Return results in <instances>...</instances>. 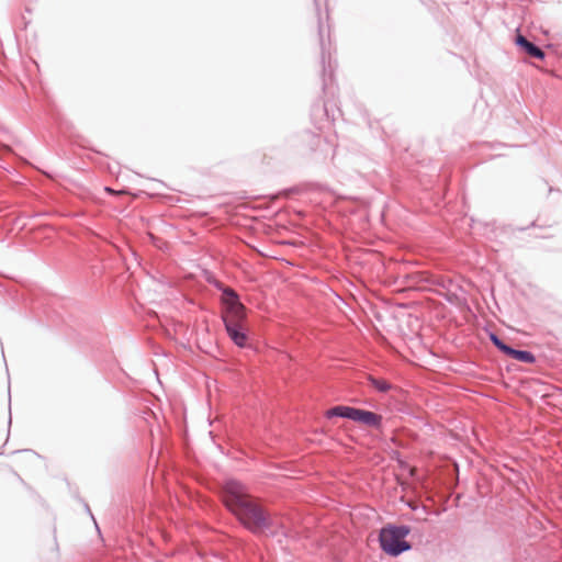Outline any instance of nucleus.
Masks as SVG:
<instances>
[{
	"mask_svg": "<svg viewBox=\"0 0 562 562\" xmlns=\"http://www.w3.org/2000/svg\"><path fill=\"white\" fill-rule=\"evenodd\" d=\"M223 499L227 508L250 531L260 532L271 526L269 515L246 491V487L234 480L223 486Z\"/></svg>",
	"mask_w": 562,
	"mask_h": 562,
	"instance_id": "f257e3e1",
	"label": "nucleus"
},
{
	"mask_svg": "<svg viewBox=\"0 0 562 562\" xmlns=\"http://www.w3.org/2000/svg\"><path fill=\"white\" fill-rule=\"evenodd\" d=\"M409 533L407 527H385L380 532V544L384 552L391 555H398L408 550L411 546L405 541Z\"/></svg>",
	"mask_w": 562,
	"mask_h": 562,
	"instance_id": "f03ea898",
	"label": "nucleus"
},
{
	"mask_svg": "<svg viewBox=\"0 0 562 562\" xmlns=\"http://www.w3.org/2000/svg\"><path fill=\"white\" fill-rule=\"evenodd\" d=\"M246 318V307L244 304H233L232 307L227 308L225 311L224 315V323L225 325H231L233 323L236 324H243Z\"/></svg>",
	"mask_w": 562,
	"mask_h": 562,
	"instance_id": "7ed1b4c3",
	"label": "nucleus"
},
{
	"mask_svg": "<svg viewBox=\"0 0 562 562\" xmlns=\"http://www.w3.org/2000/svg\"><path fill=\"white\" fill-rule=\"evenodd\" d=\"M226 330L231 339L239 347H245L247 344V335L245 333L244 324L225 325Z\"/></svg>",
	"mask_w": 562,
	"mask_h": 562,
	"instance_id": "20e7f679",
	"label": "nucleus"
},
{
	"mask_svg": "<svg viewBox=\"0 0 562 562\" xmlns=\"http://www.w3.org/2000/svg\"><path fill=\"white\" fill-rule=\"evenodd\" d=\"M381 419L382 417L375 413L357 408L353 420L363 425L379 427Z\"/></svg>",
	"mask_w": 562,
	"mask_h": 562,
	"instance_id": "39448f33",
	"label": "nucleus"
},
{
	"mask_svg": "<svg viewBox=\"0 0 562 562\" xmlns=\"http://www.w3.org/2000/svg\"><path fill=\"white\" fill-rule=\"evenodd\" d=\"M516 43L520 47H522L530 56H532L535 58H539V59H542L544 57V53L539 47H537L536 45L530 43L522 35L517 36Z\"/></svg>",
	"mask_w": 562,
	"mask_h": 562,
	"instance_id": "423d86ee",
	"label": "nucleus"
},
{
	"mask_svg": "<svg viewBox=\"0 0 562 562\" xmlns=\"http://www.w3.org/2000/svg\"><path fill=\"white\" fill-rule=\"evenodd\" d=\"M356 409L357 408L349 407V406H335L326 412V416L327 417L339 416V417H345V418H349V419L353 420Z\"/></svg>",
	"mask_w": 562,
	"mask_h": 562,
	"instance_id": "0eeeda50",
	"label": "nucleus"
},
{
	"mask_svg": "<svg viewBox=\"0 0 562 562\" xmlns=\"http://www.w3.org/2000/svg\"><path fill=\"white\" fill-rule=\"evenodd\" d=\"M507 356L512 357L513 359H516L521 362L531 363L535 361V357L531 352L525 351V350H516L513 348H509Z\"/></svg>",
	"mask_w": 562,
	"mask_h": 562,
	"instance_id": "6e6552de",
	"label": "nucleus"
},
{
	"mask_svg": "<svg viewBox=\"0 0 562 562\" xmlns=\"http://www.w3.org/2000/svg\"><path fill=\"white\" fill-rule=\"evenodd\" d=\"M223 303L225 304V308H229L233 304H239V299L236 292L233 289L226 288L223 291Z\"/></svg>",
	"mask_w": 562,
	"mask_h": 562,
	"instance_id": "1a4fd4ad",
	"label": "nucleus"
},
{
	"mask_svg": "<svg viewBox=\"0 0 562 562\" xmlns=\"http://www.w3.org/2000/svg\"><path fill=\"white\" fill-rule=\"evenodd\" d=\"M369 382L373 387H375L380 392H387L392 387L386 380L378 379L374 376H369Z\"/></svg>",
	"mask_w": 562,
	"mask_h": 562,
	"instance_id": "9d476101",
	"label": "nucleus"
},
{
	"mask_svg": "<svg viewBox=\"0 0 562 562\" xmlns=\"http://www.w3.org/2000/svg\"><path fill=\"white\" fill-rule=\"evenodd\" d=\"M491 340L494 342V345L502 350L504 353H507L509 350V346L505 345L497 336L491 335Z\"/></svg>",
	"mask_w": 562,
	"mask_h": 562,
	"instance_id": "9b49d317",
	"label": "nucleus"
},
{
	"mask_svg": "<svg viewBox=\"0 0 562 562\" xmlns=\"http://www.w3.org/2000/svg\"><path fill=\"white\" fill-rule=\"evenodd\" d=\"M105 191L109 192V193H112V194H121L122 192H115L114 190H112L111 188L106 187L105 188Z\"/></svg>",
	"mask_w": 562,
	"mask_h": 562,
	"instance_id": "f8f14e48",
	"label": "nucleus"
}]
</instances>
